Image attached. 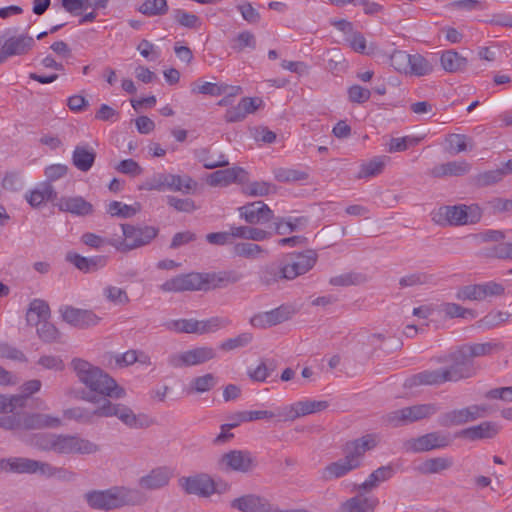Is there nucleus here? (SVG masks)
<instances>
[{
	"instance_id": "f704fd0d",
	"label": "nucleus",
	"mask_w": 512,
	"mask_h": 512,
	"mask_svg": "<svg viewBox=\"0 0 512 512\" xmlns=\"http://www.w3.org/2000/svg\"><path fill=\"white\" fill-rule=\"evenodd\" d=\"M50 318L49 305L41 299H34L26 312V321L30 326H39Z\"/></svg>"
},
{
	"instance_id": "7ed1b4c3",
	"label": "nucleus",
	"mask_w": 512,
	"mask_h": 512,
	"mask_svg": "<svg viewBox=\"0 0 512 512\" xmlns=\"http://www.w3.org/2000/svg\"><path fill=\"white\" fill-rule=\"evenodd\" d=\"M480 208L477 205L442 206L432 213V219L440 225H466L479 221Z\"/></svg>"
},
{
	"instance_id": "0e129e2a",
	"label": "nucleus",
	"mask_w": 512,
	"mask_h": 512,
	"mask_svg": "<svg viewBox=\"0 0 512 512\" xmlns=\"http://www.w3.org/2000/svg\"><path fill=\"white\" fill-rule=\"evenodd\" d=\"M275 179L279 182H296L308 178L307 173L295 169L276 168L273 171Z\"/></svg>"
},
{
	"instance_id": "ddd939ff",
	"label": "nucleus",
	"mask_w": 512,
	"mask_h": 512,
	"mask_svg": "<svg viewBox=\"0 0 512 512\" xmlns=\"http://www.w3.org/2000/svg\"><path fill=\"white\" fill-rule=\"evenodd\" d=\"M210 283L209 275L188 273L173 277L160 285L163 292H185L206 289Z\"/></svg>"
},
{
	"instance_id": "f03ea898",
	"label": "nucleus",
	"mask_w": 512,
	"mask_h": 512,
	"mask_svg": "<svg viewBox=\"0 0 512 512\" xmlns=\"http://www.w3.org/2000/svg\"><path fill=\"white\" fill-rule=\"evenodd\" d=\"M30 444L42 451H53L57 454H94L99 446L78 435L38 433L30 439Z\"/></svg>"
},
{
	"instance_id": "79ce46f5",
	"label": "nucleus",
	"mask_w": 512,
	"mask_h": 512,
	"mask_svg": "<svg viewBox=\"0 0 512 512\" xmlns=\"http://www.w3.org/2000/svg\"><path fill=\"white\" fill-rule=\"evenodd\" d=\"M453 460L449 457H434L422 462L418 470L422 474H436L452 467Z\"/></svg>"
},
{
	"instance_id": "7c9ffc66",
	"label": "nucleus",
	"mask_w": 512,
	"mask_h": 512,
	"mask_svg": "<svg viewBox=\"0 0 512 512\" xmlns=\"http://www.w3.org/2000/svg\"><path fill=\"white\" fill-rule=\"evenodd\" d=\"M378 503L375 497L357 495L343 502L337 512H373Z\"/></svg>"
},
{
	"instance_id": "338daca9",
	"label": "nucleus",
	"mask_w": 512,
	"mask_h": 512,
	"mask_svg": "<svg viewBox=\"0 0 512 512\" xmlns=\"http://www.w3.org/2000/svg\"><path fill=\"white\" fill-rule=\"evenodd\" d=\"M366 282V277L359 273H345L330 278L329 283L333 286L359 285Z\"/></svg>"
},
{
	"instance_id": "37998d69",
	"label": "nucleus",
	"mask_w": 512,
	"mask_h": 512,
	"mask_svg": "<svg viewBox=\"0 0 512 512\" xmlns=\"http://www.w3.org/2000/svg\"><path fill=\"white\" fill-rule=\"evenodd\" d=\"M308 219L304 216L301 217H288L280 218L275 223L276 233L279 235L300 231L306 227Z\"/></svg>"
},
{
	"instance_id": "4468645a",
	"label": "nucleus",
	"mask_w": 512,
	"mask_h": 512,
	"mask_svg": "<svg viewBox=\"0 0 512 512\" xmlns=\"http://www.w3.org/2000/svg\"><path fill=\"white\" fill-rule=\"evenodd\" d=\"M179 487L188 495L209 498L217 491L214 480L205 473L183 476L178 480Z\"/></svg>"
},
{
	"instance_id": "58836bf2",
	"label": "nucleus",
	"mask_w": 512,
	"mask_h": 512,
	"mask_svg": "<svg viewBox=\"0 0 512 512\" xmlns=\"http://www.w3.org/2000/svg\"><path fill=\"white\" fill-rule=\"evenodd\" d=\"M25 198L32 207L36 208L45 201H55L57 199V193L51 184L43 183L39 188L28 192Z\"/></svg>"
},
{
	"instance_id": "a19ab883",
	"label": "nucleus",
	"mask_w": 512,
	"mask_h": 512,
	"mask_svg": "<svg viewBox=\"0 0 512 512\" xmlns=\"http://www.w3.org/2000/svg\"><path fill=\"white\" fill-rule=\"evenodd\" d=\"M230 234L235 238L253 241H264L272 236L270 232L252 226L231 227Z\"/></svg>"
},
{
	"instance_id": "4be33fe9",
	"label": "nucleus",
	"mask_w": 512,
	"mask_h": 512,
	"mask_svg": "<svg viewBox=\"0 0 512 512\" xmlns=\"http://www.w3.org/2000/svg\"><path fill=\"white\" fill-rule=\"evenodd\" d=\"M361 465L350 455L344 452V457L326 465L322 470V478L326 481L346 476L358 469Z\"/></svg>"
},
{
	"instance_id": "8fccbe9b",
	"label": "nucleus",
	"mask_w": 512,
	"mask_h": 512,
	"mask_svg": "<svg viewBox=\"0 0 512 512\" xmlns=\"http://www.w3.org/2000/svg\"><path fill=\"white\" fill-rule=\"evenodd\" d=\"M275 192L276 186L267 181H253L243 187V193L252 197H263Z\"/></svg>"
},
{
	"instance_id": "9b49d317",
	"label": "nucleus",
	"mask_w": 512,
	"mask_h": 512,
	"mask_svg": "<svg viewBox=\"0 0 512 512\" xmlns=\"http://www.w3.org/2000/svg\"><path fill=\"white\" fill-rule=\"evenodd\" d=\"M104 418L117 417L123 424L132 429H141L149 426L148 417L145 414H135L134 411L121 403H113L109 398H104Z\"/></svg>"
},
{
	"instance_id": "412c9836",
	"label": "nucleus",
	"mask_w": 512,
	"mask_h": 512,
	"mask_svg": "<svg viewBox=\"0 0 512 512\" xmlns=\"http://www.w3.org/2000/svg\"><path fill=\"white\" fill-rule=\"evenodd\" d=\"M206 181L212 187H226L233 183L244 184L248 181V173L241 167H231L209 174Z\"/></svg>"
},
{
	"instance_id": "a211bd4d",
	"label": "nucleus",
	"mask_w": 512,
	"mask_h": 512,
	"mask_svg": "<svg viewBox=\"0 0 512 512\" xmlns=\"http://www.w3.org/2000/svg\"><path fill=\"white\" fill-rule=\"evenodd\" d=\"M230 507L239 512H274L275 507L270 501L259 494L249 493L230 501Z\"/></svg>"
},
{
	"instance_id": "dca6fc26",
	"label": "nucleus",
	"mask_w": 512,
	"mask_h": 512,
	"mask_svg": "<svg viewBox=\"0 0 512 512\" xmlns=\"http://www.w3.org/2000/svg\"><path fill=\"white\" fill-rule=\"evenodd\" d=\"M35 46V40L28 34L8 37L0 49V64L10 57L27 55Z\"/></svg>"
},
{
	"instance_id": "680f3d73",
	"label": "nucleus",
	"mask_w": 512,
	"mask_h": 512,
	"mask_svg": "<svg viewBox=\"0 0 512 512\" xmlns=\"http://www.w3.org/2000/svg\"><path fill=\"white\" fill-rule=\"evenodd\" d=\"M383 421L390 427H401L410 424L407 407L393 410L383 417Z\"/></svg>"
},
{
	"instance_id": "72a5a7b5",
	"label": "nucleus",
	"mask_w": 512,
	"mask_h": 512,
	"mask_svg": "<svg viewBox=\"0 0 512 512\" xmlns=\"http://www.w3.org/2000/svg\"><path fill=\"white\" fill-rule=\"evenodd\" d=\"M465 351L472 359L484 356H491L505 349V345L498 340H492L484 343L465 344Z\"/></svg>"
},
{
	"instance_id": "13d9d810",
	"label": "nucleus",
	"mask_w": 512,
	"mask_h": 512,
	"mask_svg": "<svg viewBox=\"0 0 512 512\" xmlns=\"http://www.w3.org/2000/svg\"><path fill=\"white\" fill-rule=\"evenodd\" d=\"M140 207L139 205H127L119 201H112L108 205L107 212L111 216H116L120 218H130L134 216L138 211Z\"/></svg>"
},
{
	"instance_id": "49530a36",
	"label": "nucleus",
	"mask_w": 512,
	"mask_h": 512,
	"mask_svg": "<svg viewBox=\"0 0 512 512\" xmlns=\"http://www.w3.org/2000/svg\"><path fill=\"white\" fill-rule=\"evenodd\" d=\"M217 384V378L212 373L193 378L187 388L188 394L205 393L214 388Z\"/></svg>"
},
{
	"instance_id": "052dcab7",
	"label": "nucleus",
	"mask_w": 512,
	"mask_h": 512,
	"mask_svg": "<svg viewBox=\"0 0 512 512\" xmlns=\"http://www.w3.org/2000/svg\"><path fill=\"white\" fill-rule=\"evenodd\" d=\"M422 140L420 137L404 136L400 138H392L388 143L387 151L390 153L402 152L409 147H414Z\"/></svg>"
},
{
	"instance_id": "6e6d98bb",
	"label": "nucleus",
	"mask_w": 512,
	"mask_h": 512,
	"mask_svg": "<svg viewBox=\"0 0 512 512\" xmlns=\"http://www.w3.org/2000/svg\"><path fill=\"white\" fill-rule=\"evenodd\" d=\"M385 161L383 158H374L369 162L363 163L360 166L359 172L356 176L357 179H364L376 176L383 171Z\"/></svg>"
},
{
	"instance_id": "9d476101",
	"label": "nucleus",
	"mask_w": 512,
	"mask_h": 512,
	"mask_svg": "<svg viewBox=\"0 0 512 512\" xmlns=\"http://www.w3.org/2000/svg\"><path fill=\"white\" fill-rule=\"evenodd\" d=\"M329 403L325 400L306 399L278 408L279 421H295L298 418L326 410Z\"/></svg>"
},
{
	"instance_id": "a878e982",
	"label": "nucleus",
	"mask_w": 512,
	"mask_h": 512,
	"mask_svg": "<svg viewBox=\"0 0 512 512\" xmlns=\"http://www.w3.org/2000/svg\"><path fill=\"white\" fill-rule=\"evenodd\" d=\"M56 200L55 206L62 212L76 216H87L93 213V205L81 196H62Z\"/></svg>"
},
{
	"instance_id": "1a4fd4ad",
	"label": "nucleus",
	"mask_w": 512,
	"mask_h": 512,
	"mask_svg": "<svg viewBox=\"0 0 512 512\" xmlns=\"http://www.w3.org/2000/svg\"><path fill=\"white\" fill-rule=\"evenodd\" d=\"M216 357L212 347H195L186 351L176 352L168 357V364L176 369L198 366Z\"/></svg>"
},
{
	"instance_id": "393cba45",
	"label": "nucleus",
	"mask_w": 512,
	"mask_h": 512,
	"mask_svg": "<svg viewBox=\"0 0 512 512\" xmlns=\"http://www.w3.org/2000/svg\"><path fill=\"white\" fill-rule=\"evenodd\" d=\"M379 441L380 439L377 434H366L358 439L347 442L343 451L348 452L360 465H362L365 453L374 449L378 445Z\"/></svg>"
},
{
	"instance_id": "de8ad7c7",
	"label": "nucleus",
	"mask_w": 512,
	"mask_h": 512,
	"mask_svg": "<svg viewBox=\"0 0 512 512\" xmlns=\"http://www.w3.org/2000/svg\"><path fill=\"white\" fill-rule=\"evenodd\" d=\"M103 297L115 306H125L130 303V297L124 288L107 285L102 290Z\"/></svg>"
},
{
	"instance_id": "bf43d9fd",
	"label": "nucleus",
	"mask_w": 512,
	"mask_h": 512,
	"mask_svg": "<svg viewBox=\"0 0 512 512\" xmlns=\"http://www.w3.org/2000/svg\"><path fill=\"white\" fill-rule=\"evenodd\" d=\"M165 328L169 331L176 333H193L196 334V319H177L170 320L164 324Z\"/></svg>"
},
{
	"instance_id": "473e14b6",
	"label": "nucleus",
	"mask_w": 512,
	"mask_h": 512,
	"mask_svg": "<svg viewBox=\"0 0 512 512\" xmlns=\"http://www.w3.org/2000/svg\"><path fill=\"white\" fill-rule=\"evenodd\" d=\"M409 386L419 385H440L450 382L444 368L436 370H425L413 375L409 380Z\"/></svg>"
},
{
	"instance_id": "c03bdc74",
	"label": "nucleus",
	"mask_w": 512,
	"mask_h": 512,
	"mask_svg": "<svg viewBox=\"0 0 512 512\" xmlns=\"http://www.w3.org/2000/svg\"><path fill=\"white\" fill-rule=\"evenodd\" d=\"M231 325V320L226 317H211L206 320H197L196 334L203 335L214 333Z\"/></svg>"
},
{
	"instance_id": "2f4dec72",
	"label": "nucleus",
	"mask_w": 512,
	"mask_h": 512,
	"mask_svg": "<svg viewBox=\"0 0 512 512\" xmlns=\"http://www.w3.org/2000/svg\"><path fill=\"white\" fill-rule=\"evenodd\" d=\"M440 65L448 73H461L466 70L468 60L456 50L449 49L441 53Z\"/></svg>"
},
{
	"instance_id": "2eb2a0df",
	"label": "nucleus",
	"mask_w": 512,
	"mask_h": 512,
	"mask_svg": "<svg viewBox=\"0 0 512 512\" xmlns=\"http://www.w3.org/2000/svg\"><path fill=\"white\" fill-rule=\"evenodd\" d=\"M83 400L94 404V407H73L65 410L64 415L68 419L78 421L83 424H92L100 418H104V398H98L93 395H85Z\"/></svg>"
},
{
	"instance_id": "f3484780",
	"label": "nucleus",
	"mask_w": 512,
	"mask_h": 512,
	"mask_svg": "<svg viewBox=\"0 0 512 512\" xmlns=\"http://www.w3.org/2000/svg\"><path fill=\"white\" fill-rule=\"evenodd\" d=\"M449 443L450 440L446 435L431 432L405 441L404 449L407 452L420 453L447 447Z\"/></svg>"
},
{
	"instance_id": "a18cd8bd",
	"label": "nucleus",
	"mask_w": 512,
	"mask_h": 512,
	"mask_svg": "<svg viewBox=\"0 0 512 512\" xmlns=\"http://www.w3.org/2000/svg\"><path fill=\"white\" fill-rule=\"evenodd\" d=\"M67 259L83 272L95 271L106 263L103 257L86 258L78 254H68Z\"/></svg>"
},
{
	"instance_id": "f8f14e48",
	"label": "nucleus",
	"mask_w": 512,
	"mask_h": 512,
	"mask_svg": "<svg viewBox=\"0 0 512 512\" xmlns=\"http://www.w3.org/2000/svg\"><path fill=\"white\" fill-rule=\"evenodd\" d=\"M317 260L318 254L313 249L291 254L287 262L283 264L285 280H293L306 274L315 266Z\"/></svg>"
},
{
	"instance_id": "6ab92c4d",
	"label": "nucleus",
	"mask_w": 512,
	"mask_h": 512,
	"mask_svg": "<svg viewBox=\"0 0 512 512\" xmlns=\"http://www.w3.org/2000/svg\"><path fill=\"white\" fill-rule=\"evenodd\" d=\"M174 477V469L169 466H158L138 479L141 489L156 491L167 487Z\"/></svg>"
},
{
	"instance_id": "4d7b16f0",
	"label": "nucleus",
	"mask_w": 512,
	"mask_h": 512,
	"mask_svg": "<svg viewBox=\"0 0 512 512\" xmlns=\"http://www.w3.org/2000/svg\"><path fill=\"white\" fill-rule=\"evenodd\" d=\"M234 254L244 258L255 259L260 257L265 250L258 244L240 242L233 247Z\"/></svg>"
},
{
	"instance_id": "b1692460",
	"label": "nucleus",
	"mask_w": 512,
	"mask_h": 512,
	"mask_svg": "<svg viewBox=\"0 0 512 512\" xmlns=\"http://www.w3.org/2000/svg\"><path fill=\"white\" fill-rule=\"evenodd\" d=\"M291 317V312L287 307L278 308L260 312L250 318V324L254 328L266 329L278 325Z\"/></svg>"
},
{
	"instance_id": "423d86ee",
	"label": "nucleus",
	"mask_w": 512,
	"mask_h": 512,
	"mask_svg": "<svg viewBox=\"0 0 512 512\" xmlns=\"http://www.w3.org/2000/svg\"><path fill=\"white\" fill-rule=\"evenodd\" d=\"M492 412L488 404H474L443 413L439 424L444 427L459 426L488 416Z\"/></svg>"
},
{
	"instance_id": "20e7f679",
	"label": "nucleus",
	"mask_w": 512,
	"mask_h": 512,
	"mask_svg": "<svg viewBox=\"0 0 512 512\" xmlns=\"http://www.w3.org/2000/svg\"><path fill=\"white\" fill-rule=\"evenodd\" d=\"M123 239L110 238L108 244L121 252H126L150 243L158 233L152 226L136 227L129 224H122Z\"/></svg>"
},
{
	"instance_id": "aec40b11",
	"label": "nucleus",
	"mask_w": 512,
	"mask_h": 512,
	"mask_svg": "<svg viewBox=\"0 0 512 512\" xmlns=\"http://www.w3.org/2000/svg\"><path fill=\"white\" fill-rule=\"evenodd\" d=\"M60 313L66 323L80 329L96 326L101 320L91 310H83L71 306L61 308Z\"/></svg>"
},
{
	"instance_id": "e2e57ef3",
	"label": "nucleus",
	"mask_w": 512,
	"mask_h": 512,
	"mask_svg": "<svg viewBox=\"0 0 512 512\" xmlns=\"http://www.w3.org/2000/svg\"><path fill=\"white\" fill-rule=\"evenodd\" d=\"M167 10L166 0H146L139 7V11L147 16L163 15Z\"/></svg>"
},
{
	"instance_id": "c9c22d12",
	"label": "nucleus",
	"mask_w": 512,
	"mask_h": 512,
	"mask_svg": "<svg viewBox=\"0 0 512 512\" xmlns=\"http://www.w3.org/2000/svg\"><path fill=\"white\" fill-rule=\"evenodd\" d=\"M96 159V152L87 145H78L72 154L73 165L82 172L89 171Z\"/></svg>"
},
{
	"instance_id": "ea45409f",
	"label": "nucleus",
	"mask_w": 512,
	"mask_h": 512,
	"mask_svg": "<svg viewBox=\"0 0 512 512\" xmlns=\"http://www.w3.org/2000/svg\"><path fill=\"white\" fill-rule=\"evenodd\" d=\"M394 474V470L391 465L381 466L374 470L368 478L358 485V490L371 491L375 489L380 483L389 480Z\"/></svg>"
},
{
	"instance_id": "774afa93",
	"label": "nucleus",
	"mask_w": 512,
	"mask_h": 512,
	"mask_svg": "<svg viewBox=\"0 0 512 512\" xmlns=\"http://www.w3.org/2000/svg\"><path fill=\"white\" fill-rule=\"evenodd\" d=\"M173 18L179 25L189 29H198L201 25V20L197 15L181 9L174 11Z\"/></svg>"
},
{
	"instance_id": "c756f323",
	"label": "nucleus",
	"mask_w": 512,
	"mask_h": 512,
	"mask_svg": "<svg viewBox=\"0 0 512 512\" xmlns=\"http://www.w3.org/2000/svg\"><path fill=\"white\" fill-rule=\"evenodd\" d=\"M471 165L465 160L450 161L434 166L429 174L434 178H443L448 176H462L467 174Z\"/></svg>"
},
{
	"instance_id": "c85d7f7f",
	"label": "nucleus",
	"mask_w": 512,
	"mask_h": 512,
	"mask_svg": "<svg viewBox=\"0 0 512 512\" xmlns=\"http://www.w3.org/2000/svg\"><path fill=\"white\" fill-rule=\"evenodd\" d=\"M88 506L95 510L109 511L115 509L114 487L106 490H91L84 494Z\"/></svg>"
},
{
	"instance_id": "69168bd1",
	"label": "nucleus",
	"mask_w": 512,
	"mask_h": 512,
	"mask_svg": "<svg viewBox=\"0 0 512 512\" xmlns=\"http://www.w3.org/2000/svg\"><path fill=\"white\" fill-rule=\"evenodd\" d=\"M504 176V169L498 168L495 170L485 171L475 177V183L480 187L490 186L500 182Z\"/></svg>"
},
{
	"instance_id": "6e6552de",
	"label": "nucleus",
	"mask_w": 512,
	"mask_h": 512,
	"mask_svg": "<svg viewBox=\"0 0 512 512\" xmlns=\"http://www.w3.org/2000/svg\"><path fill=\"white\" fill-rule=\"evenodd\" d=\"M219 466L226 472L251 473L258 467L257 457L248 450H231L219 459Z\"/></svg>"
},
{
	"instance_id": "39448f33",
	"label": "nucleus",
	"mask_w": 512,
	"mask_h": 512,
	"mask_svg": "<svg viewBox=\"0 0 512 512\" xmlns=\"http://www.w3.org/2000/svg\"><path fill=\"white\" fill-rule=\"evenodd\" d=\"M197 183L188 175H176L166 172L154 173L146 179L142 188L149 191H174L190 193Z\"/></svg>"
},
{
	"instance_id": "864d4df0",
	"label": "nucleus",
	"mask_w": 512,
	"mask_h": 512,
	"mask_svg": "<svg viewBox=\"0 0 512 512\" xmlns=\"http://www.w3.org/2000/svg\"><path fill=\"white\" fill-rule=\"evenodd\" d=\"M280 280H285L283 265L278 266L275 264L266 265L260 271V282L265 286H271Z\"/></svg>"
},
{
	"instance_id": "bb28decb",
	"label": "nucleus",
	"mask_w": 512,
	"mask_h": 512,
	"mask_svg": "<svg viewBox=\"0 0 512 512\" xmlns=\"http://www.w3.org/2000/svg\"><path fill=\"white\" fill-rule=\"evenodd\" d=\"M115 509L125 506H141L146 502L145 495L136 488L114 486Z\"/></svg>"
},
{
	"instance_id": "09e8293b",
	"label": "nucleus",
	"mask_w": 512,
	"mask_h": 512,
	"mask_svg": "<svg viewBox=\"0 0 512 512\" xmlns=\"http://www.w3.org/2000/svg\"><path fill=\"white\" fill-rule=\"evenodd\" d=\"M439 410V407L434 403H426V404H417L413 406L407 407V412L409 415L410 424L430 418L434 414H436Z\"/></svg>"
},
{
	"instance_id": "5fc2aeb1",
	"label": "nucleus",
	"mask_w": 512,
	"mask_h": 512,
	"mask_svg": "<svg viewBox=\"0 0 512 512\" xmlns=\"http://www.w3.org/2000/svg\"><path fill=\"white\" fill-rule=\"evenodd\" d=\"M195 155L199 162L203 164L206 169H214L218 167H224L229 164L228 159L225 155L220 154L216 159L210 154V151L206 148L199 149L195 152Z\"/></svg>"
},
{
	"instance_id": "4c0bfd02",
	"label": "nucleus",
	"mask_w": 512,
	"mask_h": 512,
	"mask_svg": "<svg viewBox=\"0 0 512 512\" xmlns=\"http://www.w3.org/2000/svg\"><path fill=\"white\" fill-rule=\"evenodd\" d=\"M36 460L22 457L0 459V469L16 473L35 474Z\"/></svg>"
},
{
	"instance_id": "5701e85b",
	"label": "nucleus",
	"mask_w": 512,
	"mask_h": 512,
	"mask_svg": "<svg viewBox=\"0 0 512 512\" xmlns=\"http://www.w3.org/2000/svg\"><path fill=\"white\" fill-rule=\"evenodd\" d=\"M239 214L249 224H261L271 221L273 211L262 201L248 203L238 208Z\"/></svg>"
},
{
	"instance_id": "603ef678",
	"label": "nucleus",
	"mask_w": 512,
	"mask_h": 512,
	"mask_svg": "<svg viewBox=\"0 0 512 512\" xmlns=\"http://www.w3.org/2000/svg\"><path fill=\"white\" fill-rule=\"evenodd\" d=\"M511 314L505 311L493 310L478 321V327L484 329L495 328L502 323L508 322Z\"/></svg>"
},
{
	"instance_id": "cd10ccee",
	"label": "nucleus",
	"mask_w": 512,
	"mask_h": 512,
	"mask_svg": "<svg viewBox=\"0 0 512 512\" xmlns=\"http://www.w3.org/2000/svg\"><path fill=\"white\" fill-rule=\"evenodd\" d=\"M500 429L501 427L497 423L486 421L461 430L457 436L469 441L491 439L499 433Z\"/></svg>"
},
{
	"instance_id": "0eeeda50",
	"label": "nucleus",
	"mask_w": 512,
	"mask_h": 512,
	"mask_svg": "<svg viewBox=\"0 0 512 512\" xmlns=\"http://www.w3.org/2000/svg\"><path fill=\"white\" fill-rule=\"evenodd\" d=\"M449 361H451L450 367L444 369L450 382L468 379L475 376L477 373L473 359L465 351L464 345L450 353Z\"/></svg>"
},
{
	"instance_id": "3c124183",
	"label": "nucleus",
	"mask_w": 512,
	"mask_h": 512,
	"mask_svg": "<svg viewBox=\"0 0 512 512\" xmlns=\"http://www.w3.org/2000/svg\"><path fill=\"white\" fill-rule=\"evenodd\" d=\"M433 65L421 54H411L408 74L418 77L429 75L433 72Z\"/></svg>"
},
{
	"instance_id": "f257e3e1",
	"label": "nucleus",
	"mask_w": 512,
	"mask_h": 512,
	"mask_svg": "<svg viewBox=\"0 0 512 512\" xmlns=\"http://www.w3.org/2000/svg\"><path fill=\"white\" fill-rule=\"evenodd\" d=\"M71 365L79 382L91 392L107 399H121L126 396L125 389L99 367L80 358L73 359Z\"/></svg>"
},
{
	"instance_id": "e433bc0d",
	"label": "nucleus",
	"mask_w": 512,
	"mask_h": 512,
	"mask_svg": "<svg viewBox=\"0 0 512 512\" xmlns=\"http://www.w3.org/2000/svg\"><path fill=\"white\" fill-rule=\"evenodd\" d=\"M61 420L48 414L32 413L24 417L22 427L25 429L57 428Z\"/></svg>"
}]
</instances>
